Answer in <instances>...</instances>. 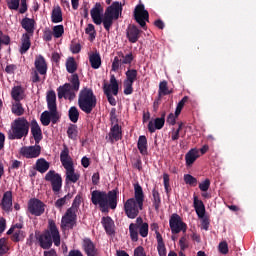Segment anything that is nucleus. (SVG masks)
I'll return each mask as SVG.
<instances>
[{
  "label": "nucleus",
  "instance_id": "nucleus-1",
  "mask_svg": "<svg viewBox=\"0 0 256 256\" xmlns=\"http://www.w3.org/2000/svg\"><path fill=\"white\" fill-rule=\"evenodd\" d=\"M119 199V188L108 192L94 190L91 192V203L98 206L102 213H109V209L115 211Z\"/></svg>",
  "mask_w": 256,
  "mask_h": 256
},
{
  "label": "nucleus",
  "instance_id": "nucleus-2",
  "mask_svg": "<svg viewBox=\"0 0 256 256\" xmlns=\"http://www.w3.org/2000/svg\"><path fill=\"white\" fill-rule=\"evenodd\" d=\"M36 240L41 249H51L53 243L55 247L61 245V234L55 220H48V229L44 230L42 234H36Z\"/></svg>",
  "mask_w": 256,
  "mask_h": 256
},
{
  "label": "nucleus",
  "instance_id": "nucleus-3",
  "mask_svg": "<svg viewBox=\"0 0 256 256\" xmlns=\"http://www.w3.org/2000/svg\"><path fill=\"white\" fill-rule=\"evenodd\" d=\"M145 201V193L143 187L139 183L134 184V198L128 199L124 203V211L128 219H136L139 211H143V203Z\"/></svg>",
  "mask_w": 256,
  "mask_h": 256
},
{
  "label": "nucleus",
  "instance_id": "nucleus-4",
  "mask_svg": "<svg viewBox=\"0 0 256 256\" xmlns=\"http://www.w3.org/2000/svg\"><path fill=\"white\" fill-rule=\"evenodd\" d=\"M46 103L48 111H44L40 117V121L44 127H48L51 123L55 125L59 123L61 119V114H59V111L57 110V94L54 90L47 92Z\"/></svg>",
  "mask_w": 256,
  "mask_h": 256
},
{
  "label": "nucleus",
  "instance_id": "nucleus-5",
  "mask_svg": "<svg viewBox=\"0 0 256 256\" xmlns=\"http://www.w3.org/2000/svg\"><path fill=\"white\" fill-rule=\"evenodd\" d=\"M83 201V194L79 193L73 200L72 206L66 210L61 220L62 229H73L77 226V211Z\"/></svg>",
  "mask_w": 256,
  "mask_h": 256
},
{
  "label": "nucleus",
  "instance_id": "nucleus-6",
  "mask_svg": "<svg viewBox=\"0 0 256 256\" xmlns=\"http://www.w3.org/2000/svg\"><path fill=\"white\" fill-rule=\"evenodd\" d=\"M78 106L83 113L91 115L93 109L97 107V96L93 93V89L84 88L80 91L78 96Z\"/></svg>",
  "mask_w": 256,
  "mask_h": 256
},
{
  "label": "nucleus",
  "instance_id": "nucleus-7",
  "mask_svg": "<svg viewBox=\"0 0 256 256\" xmlns=\"http://www.w3.org/2000/svg\"><path fill=\"white\" fill-rule=\"evenodd\" d=\"M31 124L25 117H18L11 123V130L8 132V139L11 141L23 139L29 135Z\"/></svg>",
  "mask_w": 256,
  "mask_h": 256
},
{
  "label": "nucleus",
  "instance_id": "nucleus-8",
  "mask_svg": "<svg viewBox=\"0 0 256 256\" xmlns=\"http://www.w3.org/2000/svg\"><path fill=\"white\" fill-rule=\"evenodd\" d=\"M60 161L66 169V183H77L81 175L75 173V167L73 166V160L69 155V148L64 146V149L60 153Z\"/></svg>",
  "mask_w": 256,
  "mask_h": 256
},
{
  "label": "nucleus",
  "instance_id": "nucleus-9",
  "mask_svg": "<svg viewBox=\"0 0 256 256\" xmlns=\"http://www.w3.org/2000/svg\"><path fill=\"white\" fill-rule=\"evenodd\" d=\"M123 15V4L119 1L113 2L104 12V29L109 33L113 27V21H117Z\"/></svg>",
  "mask_w": 256,
  "mask_h": 256
},
{
  "label": "nucleus",
  "instance_id": "nucleus-10",
  "mask_svg": "<svg viewBox=\"0 0 256 256\" xmlns=\"http://www.w3.org/2000/svg\"><path fill=\"white\" fill-rule=\"evenodd\" d=\"M70 83H65L64 85L57 88L58 99H67V95H69L68 99L70 101H73V99H75V92L73 91H79V87L81 85V82L79 81V75L72 74L70 78Z\"/></svg>",
  "mask_w": 256,
  "mask_h": 256
},
{
  "label": "nucleus",
  "instance_id": "nucleus-11",
  "mask_svg": "<svg viewBox=\"0 0 256 256\" xmlns=\"http://www.w3.org/2000/svg\"><path fill=\"white\" fill-rule=\"evenodd\" d=\"M129 234L131 241L137 243V241H139V235L142 237H147V235H149V224L143 222L142 217H138L136 223H131L129 225Z\"/></svg>",
  "mask_w": 256,
  "mask_h": 256
},
{
  "label": "nucleus",
  "instance_id": "nucleus-12",
  "mask_svg": "<svg viewBox=\"0 0 256 256\" xmlns=\"http://www.w3.org/2000/svg\"><path fill=\"white\" fill-rule=\"evenodd\" d=\"M103 91L104 95H106L108 99V102L112 105V107H115V105H117V100H115V97H113V95H119V82H117V78H115V75L112 74L110 76V84H103Z\"/></svg>",
  "mask_w": 256,
  "mask_h": 256
},
{
  "label": "nucleus",
  "instance_id": "nucleus-13",
  "mask_svg": "<svg viewBox=\"0 0 256 256\" xmlns=\"http://www.w3.org/2000/svg\"><path fill=\"white\" fill-rule=\"evenodd\" d=\"M134 19L144 31H147V23H149V11L145 9L144 4H138L134 9Z\"/></svg>",
  "mask_w": 256,
  "mask_h": 256
},
{
  "label": "nucleus",
  "instance_id": "nucleus-14",
  "mask_svg": "<svg viewBox=\"0 0 256 256\" xmlns=\"http://www.w3.org/2000/svg\"><path fill=\"white\" fill-rule=\"evenodd\" d=\"M45 181L51 184L53 193H60L63 188V178L55 170H49L45 175Z\"/></svg>",
  "mask_w": 256,
  "mask_h": 256
},
{
  "label": "nucleus",
  "instance_id": "nucleus-15",
  "mask_svg": "<svg viewBox=\"0 0 256 256\" xmlns=\"http://www.w3.org/2000/svg\"><path fill=\"white\" fill-rule=\"evenodd\" d=\"M169 225L173 235H177L181 233V231H183V233L187 231V224L181 220V216L177 213L171 215Z\"/></svg>",
  "mask_w": 256,
  "mask_h": 256
},
{
  "label": "nucleus",
  "instance_id": "nucleus-16",
  "mask_svg": "<svg viewBox=\"0 0 256 256\" xmlns=\"http://www.w3.org/2000/svg\"><path fill=\"white\" fill-rule=\"evenodd\" d=\"M27 211L34 217H41L45 213V203L37 198H31L28 201Z\"/></svg>",
  "mask_w": 256,
  "mask_h": 256
},
{
  "label": "nucleus",
  "instance_id": "nucleus-17",
  "mask_svg": "<svg viewBox=\"0 0 256 256\" xmlns=\"http://www.w3.org/2000/svg\"><path fill=\"white\" fill-rule=\"evenodd\" d=\"M90 15L95 25H101V23H103V27H105V16H103V6L101 3L97 2L94 5L90 11Z\"/></svg>",
  "mask_w": 256,
  "mask_h": 256
},
{
  "label": "nucleus",
  "instance_id": "nucleus-18",
  "mask_svg": "<svg viewBox=\"0 0 256 256\" xmlns=\"http://www.w3.org/2000/svg\"><path fill=\"white\" fill-rule=\"evenodd\" d=\"M20 155L26 159H37L41 155V146L38 144L35 146H24L20 150Z\"/></svg>",
  "mask_w": 256,
  "mask_h": 256
},
{
  "label": "nucleus",
  "instance_id": "nucleus-19",
  "mask_svg": "<svg viewBox=\"0 0 256 256\" xmlns=\"http://www.w3.org/2000/svg\"><path fill=\"white\" fill-rule=\"evenodd\" d=\"M126 37L129 43H137L141 38V30L135 24H130L126 29Z\"/></svg>",
  "mask_w": 256,
  "mask_h": 256
},
{
  "label": "nucleus",
  "instance_id": "nucleus-20",
  "mask_svg": "<svg viewBox=\"0 0 256 256\" xmlns=\"http://www.w3.org/2000/svg\"><path fill=\"white\" fill-rule=\"evenodd\" d=\"M82 248L87 256H98L99 250H97V246L90 238H84L82 241Z\"/></svg>",
  "mask_w": 256,
  "mask_h": 256
},
{
  "label": "nucleus",
  "instance_id": "nucleus-21",
  "mask_svg": "<svg viewBox=\"0 0 256 256\" xmlns=\"http://www.w3.org/2000/svg\"><path fill=\"white\" fill-rule=\"evenodd\" d=\"M30 128L32 137H34L36 145H39V143H41V140L43 139V131L41 130V126H39L37 120L33 119L30 123Z\"/></svg>",
  "mask_w": 256,
  "mask_h": 256
},
{
  "label": "nucleus",
  "instance_id": "nucleus-22",
  "mask_svg": "<svg viewBox=\"0 0 256 256\" xmlns=\"http://www.w3.org/2000/svg\"><path fill=\"white\" fill-rule=\"evenodd\" d=\"M20 25L22 29L26 31V34L33 36V33H35V25H36L35 19L25 17L21 20Z\"/></svg>",
  "mask_w": 256,
  "mask_h": 256
},
{
  "label": "nucleus",
  "instance_id": "nucleus-23",
  "mask_svg": "<svg viewBox=\"0 0 256 256\" xmlns=\"http://www.w3.org/2000/svg\"><path fill=\"white\" fill-rule=\"evenodd\" d=\"M0 206L3 211H11V207H13V192L6 191L3 194Z\"/></svg>",
  "mask_w": 256,
  "mask_h": 256
},
{
  "label": "nucleus",
  "instance_id": "nucleus-24",
  "mask_svg": "<svg viewBox=\"0 0 256 256\" xmlns=\"http://www.w3.org/2000/svg\"><path fill=\"white\" fill-rule=\"evenodd\" d=\"M109 141L113 144L115 141H121L123 139V131L121 130V126L116 124L111 127L109 132Z\"/></svg>",
  "mask_w": 256,
  "mask_h": 256
},
{
  "label": "nucleus",
  "instance_id": "nucleus-25",
  "mask_svg": "<svg viewBox=\"0 0 256 256\" xmlns=\"http://www.w3.org/2000/svg\"><path fill=\"white\" fill-rule=\"evenodd\" d=\"M101 224L107 235H115V222L111 216L102 217Z\"/></svg>",
  "mask_w": 256,
  "mask_h": 256
},
{
  "label": "nucleus",
  "instance_id": "nucleus-26",
  "mask_svg": "<svg viewBox=\"0 0 256 256\" xmlns=\"http://www.w3.org/2000/svg\"><path fill=\"white\" fill-rule=\"evenodd\" d=\"M34 65L40 75H47V61H45V57L39 56L36 58Z\"/></svg>",
  "mask_w": 256,
  "mask_h": 256
},
{
  "label": "nucleus",
  "instance_id": "nucleus-27",
  "mask_svg": "<svg viewBox=\"0 0 256 256\" xmlns=\"http://www.w3.org/2000/svg\"><path fill=\"white\" fill-rule=\"evenodd\" d=\"M162 127H165V120L162 118H156L153 121L148 123V131L150 133H155L156 130H161Z\"/></svg>",
  "mask_w": 256,
  "mask_h": 256
},
{
  "label": "nucleus",
  "instance_id": "nucleus-28",
  "mask_svg": "<svg viewBox=\"0 0 256 256\" xmlns=\"http://www.w3.org/2000/svg\"><path fill=\"white\" fill-rule=\"evenodd\" d=\"M21 47H20V54L25 55L28 49H31V35L23 34L21 38Z\"/></svg>",
  "mask_w": 256,
  "mask_h": 256
},
{
  "label": "nucleus",
  "instance_id": "nucleus-29",
  "mask_svg": "<svg viewBox=\"0 0 256 256\" xmlns=\"http://www.w3.org/2000/svg\"><path fill=\"white\" fill-rule=\"evenodd\" d=\"M197 159H199V150L193 148L185 155L187 167H191V165H193Z\"/></svg>",
  "mask_w": 256,
  "mask_h": 256
},
{
  "label": "nucleus",
  "instance_id": "nucleus-30",
  "mask_svg": "<svg viewBox=\"0 0 256 256\" xmlns=\"http://www.w3.org/2000/svg\"><path fill=\"white\" fill-rule=\"evenodd\" d=\"M49 167H51V164L45 160V158H39L36 161L34 169L38 171V173H47L49 171Z\"/></svg>",
  "mask_w": 256,
  "mask_h": 256
},
{
  "label": "nucleus",
  "instance_id": "nucleus-31",
  "mask_svg": "<svg viewBox=\"0 0 256 256\" xmlns=\"http://www.w3.org/2000/svg\"><path fill=\"white\" fill-rule=\"evenodd\" d=\"M89 63L92 69H99L101 67V54L99 52H94L89 55Z\"/></svg>",
  "mask_w": 256,
  "mask_h": 256
},
{
  "label": "nucleus",
  "instance_id": "nucleus-32",
  "mask_svg": "<svg viewBox=\"0 0 256 256\" xmlns=\"http://www.w3.org/2000/svg\"><path fill=\"white\" fill-rule=\"evenodd\" d=\"M52 23H61L63 22V11L60 6H55L51 14Z\"/></svg>",
  "mask_w": 256,
  "mask_h": 256
},
{
  "label": "nucleus",
  "instance_id": "nucleus-33",
  "mask_svg": "<svg viewBox=\"0 0 256 256\" xmlns=\"http://www.w3.org/2000/svg\"><path fill=\"white\" fill-rule=\"evenodd\" d=\"M137 147L141 155H147V137L145 135L139 136Z\"/></svg>",
  "mask_w": 256,
  "mask_h": 256
},
{
  "label": "nucleus",
  "instance_id": "nucleus-34",
  "mask_svg": "<svg viewBox=\"0 0 256 256\" xmlns=\"http://www.w3.org/2000/svg\"><path fill=\"white\" fill-rule=\"evenodd\" d=\"M152 197L153 207L155 211H159L161 207V194H159V191L155 188L152 190Z\"/></svg>",
  "mask_w": 256,
  "mask_h": 256
},
{
  "label": "nucleus",
  "instance_id": "nucleus-35",
  "mask_svg": "<svg viewBox=\"0 0 256 256\" xmlns=\"http://www.w3.org/2000/svg\"><path fill=\"white\" fill-rule=\"evenodd\" d=\"M11 111L13 115H16V117H21V115L25 114V108H23V104H21V102H14L12 104Z\"/></svg>",
  "mask_w": 256,
  "mask_h": 256
},
{
  "label": "nucleus",
  "instance_id": "nucleus-36",
  "mask_svg": "<svg viewBox=\"0 0 256 256\" xmlns=\"http://www.w3.org/2000/svg\"><path fill=\"white\" fill-rule=\"evenodd\" d=\"M173 93V89L169 90V86L167 81H162L159 83L158 95L165 97V95H171Z\"/></svg>",
  "mask_w": 256,
  "mask_h": 256
},
{
  "label": "nucleus",
  "instance_id": "nucleus-37",
  "mask_svg": "<svg viewBox=\"0 0 256 256\" xmlns=\"http://www.w3.org/2000/svg\"><path fill=\"white\" fill-rule=\"evenodd\" d=\"M157 243V251L159 256H167V248H165V242L163 241V236H161V234H158Z\"/></svg>",
  "mask_w": 256,
  "mask_h": 256
},
{
  "label": "nucleus",
  "instance_id": "nucleus-38",
  "mask_svg": "<svg viewBox=\"0 0 256 256\" xmlns=\"http://www.w3.org/2000/svg\"><path fill=\"white\" fill-rule=\"evenodd\" d=\"M66 71L74 75L75 71H77V62L74 57H70L66 61Z\"/></svg>",
  "mask_w": 256,
  "mask_h": 256
},
{
  "label": "nucleus",
  "instance_id": "nucleus-39",
  "mask_svg": "<svg viewBox=\"0 0 256 256\" xmlns=\"http://www.w3.org/2000/svg\"><path fill=\"white\" fill-rule=\"evenodd\" d=\"M71 199H73V194L68 193L67 195H65L62 198H59L56 202H55V207L57 209H61L64 205H67V201H71Z\"/></svg>",
  "mask_w": 256,
  "mask_h": 256
},
{
  "label": "nucleus",
  "instance_id": "nucleus-40",
  "mask_svg": "<svg viewBox=\"0 0 256 256\" xmlns=\"http://www.w3.org/2000/svg\"><path fill=\"white\" fill-rule=\"evenodd\" d=\"M68 116L72 123H77L79 121V109H77L75 106L70 107Z\"/></svg>",
  "mask_w": 256,
  "mask_h": 256
},
{
  "label": "nucleus",
  "instance_id": "nucleus-41",
  "mask_svg": "<svg viewBox=\"0 0 256 256\" xmlns=\"http://www.w3.org/2000/svg\"><path fill=\"white\" fill-rule=\"evenodd\" d=\"M21 93H22L21 87L20 86H15L12 89V92H11L12 99H14L15 102L23 101V95Z\"/></svg>",
  "mask_w": 256,
  "mask_h": 256
},
{
  "label": "nucleus",
  "instance_id": "nucleus-42",
  "mask_svg": "<svg viewBox=\"0 0 256 256\" xmlns=\"http://www.w3.org/2000/svg\"><path fill=\"white\" fill-rule=\"evenodd\" d=\"M126 79L124 81L128 83H135L137 79L138 72L135 69H128L125 73Z\"/></svg>",
  "mask_w": 256,
  "mask_h": 256
},
{
  "label": "nucleus",
  "instance_id": "nucleus-43",
  "mask_svg": "<svg viewBox=\"0 0 256 256\" xmlns=\"http://www.w3.org/2000/svg\"><path fill=\"white\" fill-rule=\"evenodd\" d=\"M79 131L77 130V125L72 124L67 129V135L69 139H72V141H77V135Z\"/></svg>",
  "mask_w": 256,
  "mask_h": 256
},
{
  "label": "nucleus",
  "instance_id": "nucleus-44",
  "mask_svg": "<svg viewBox=\"0 0 256 256\" xmlns=\"http://www.w3.org/2000/svg\"><path fill=\"white\" fill-rule=\"evenodd\" d=\"M25 236V231L15 230L11 236V241H13L14 243H19V241H23V239H25Z\"/></svg>",
  "mask_w": 256,
  "mask_h": 256
},
{
  "label": "nucleus",
  "instance_id": "nucleus-45",
  "mask_svg": "<svg viewBox=\"0 0 256 256\" xmlns=\"http://www.w3.org/2000/svg\"><path fill=\"white\" fill-rule=\"evenodd\" d=\"M86 35H89L90 41H95V37H97V31L95 30V25L88 24L85 29Z\"/></svg>",
  "mask_w": 256,
  "mask_h": 256
},
{
  "label": "nucleus",
  "instance_id": "nucleus-46",
  "mask_svg": "<svg viewBox=\"0 0 256 256\" xmlns=\"http://www.w3.org/2000/svg\"><path fill=\"white\" fill-rule=\"evenodd\" d=\"M187 101H189V96H184L181 101H179L175 110L176 117L181 115V111H183V107H185V103H187Z\"/></svg>",
  "mask_w": 256,
  "mask_h": 256
},
{
  "label": "nucleus",
  "instance_id": "nucleus-47",
  "mask_svg": "<svg viewBox=\"0 0 256 256\" xmlns=\"http://www.w3.org/2000/svg\"><path fill=\"white\" fill-rule=\"evenodd\" d=\"M63 33H65V27H63V25H57L53 27L52 34L56 39L63 37Z\"/></svg>",
  "mask_w": 256,
  "mask_h": 256
},
{
  "label": "nucleus",
  "instance_id": "nucleus-48",
  "mask_svg": "<svg viewBox=\"0 0 256 256\" xmlns=\"http://www.w3.org/2000/svg\"><path fill=\"white\" fill-rule=\"evenodd\" d=\"M184 183H186V185H190V187H197V178L193 177L191 174H185Z\"/></svg>",
  "mask_w": 256,
  "mask_h": 256
},
{
  "label": "nucleus",
  "instance_id": "nucleus-49",
  "mask_svg": "<svg viewBox=\"0 0 256 256\" xmlns=\"http://www.w3.org/2000/svg\"><path fill=\"white\" fill-rule=\"evenodd\" d=\"M7 7L11 11H17L19 10V3H21V0H6Z\"/></svg>",
  "mask_w": 256,
  "mask_h": 256
},
{
  "label": "nucleus",
  "instance_id": "nucleus-50",
  "mask_svg": "<svg viewBox=\"0 0 256 256\" xmlns=\"http://www.w3.org/2000/svg\"><path fill=\"white\" fill-rule=\"evenodd\" d=\"M9 251V246H7V239L0 238V256L6 255Z\"/></svg>",
  "mask_w": 256,
  "mask_h": 256
},
{
  "label": "nucleus",
  "instance_id": "nucleus-51",
  "mask_svg": "<svg viewBox=\"0 0 256 256\" xmlns=\"http://www.w3.org/2000/svg\"><path fill=\"white\" fill-rule=\"evenodd\" d=\"M11 37L9 35H3V31L0 30V51L2 45H10Z\"/></svg>",
  "mask_w": 256,
  "mask_h": 256
},
{
  "label": "nucleus",
  "instance_id": "nucleus-52",
  "mask_svg": "<svg viewBox=\"0 0 256 256\" xmlns=\"http://www.w3.org/2000/svg\"><path fill=\"white\" fill-rule=\"evenodd\" d=\"M120 57H122V65H131L133 63V53H129L126 55L121 54Z\"/></svg>",
  "mask_w": 256,
  "mask_h": 256
},
{
  "label": "nucleus",
  "instance_id": "nucleus-53",
  "mask_svg": "<svg viewBox=\"0 0 256 256\" xmlns=\"http://www.w3.org/2000/svg\"><path fill=\"white\" fill-rule=\"evenodd\" d=\"M210 187H211V180H209V178L205 179V181L199 184L200 191H203L204 193H207Z\"/></svg>",
  "mask_w": 256,
  "mask_h": 256
},
{
  "label": "nucleus",
  "instance_id": "nucleus-54",
  "mask_svg": "<svg viewBox=\"0 0 256 256\" xmlns=\"http://www.w3.org/2000/svg\"><path fill=\"white\" fill-rule=\"evenodd\" d=\"M110 121L113 126L119 125V119L117 118V110L115 108H112L110 111Z\"/></svg>",
  "mask_w": 256,
  "mask_h": 256
},
{
  "label": "nucleus",
  "instance_id": "nucleus-55",
  "mask_svg": "<svg viewBox=\"0 0 256 256\" xmlns=\"http://www.w3.org/2000/svg\"><path fill=\"white\" fill-rule=\"evenodd\" d=\"M133 94V83L124 80V95Z\"/></svg>",
  "mask_w": 256,
  "mask_h": 256
},
{
  "label": "nucleus",
  "instance_id": "nucleus-56",
  "mask_svg": "<svg viewBox=\"0 0 256 256\" xmlns=\"http://www.w3.org/2000/svg\"><path fill=\"white\" fill-rule=\"evenodd\" d=\"M195 211L198 217L200 219H203L205 217V204H203V202H200V205L196 207Z\"/></svg>",
  "mask_w": 256,
  "mask_h": 256
},
{
  "label": "nucleus",
  "instance_id": "nucleus-57",
  "mask_svg": "<svg viewBox=\"0 0 256 256\" xmlns=\"http://www.w3.org/2000/svg\"><path fill=\"white\" fill-rule=\"evenodd\" d=\"M70 51H71L74 55H77V53H81V44L72 41V42H71V45H70Z\"/></svg>",
  "mask_w": 256,
  "mask_h": 256
},
{
  "label": "nucleus",
  "instance_id": "nucleus-58",
  "mask_svg": "<svg viewBox=\"0 0 256 256\" xmlns=\"http://www.w3.org/2000/svg\"><path fill=\"white\" fill-rule=\"evenodd\" d=\"M80 15H82V17H84V19H89V4L87 2L83 3Z\"/></svg>",
  "mask_w": 256,
  "mask_h": 256
},
{
  "label": "nucleus",
  "instance_id": "nucleus-59",
  "mask_svg": "<svg viewBox=\"0 0 256 256\" xmlns=\"http://www.w3.org/2000/svg\"><path fill=\"white\" fill-rule=\"evenodd\" d=\"M219 251L222 253V255H227V253H229V245L225 241L220 242Z\"/></svg>",
  "mask_w": 256,
  "mask_h": 256
},
{
  "label": "nucleus",
  "instance_id": "nucleus-60",
  "mask_svg": "<svg viewBox=\"0 0 256 256\" xmlns=\"http://www.w3.org/2000/svg\"><path fill=\"white\" fill-rule=\"evenodd\" d=\"M121 66V60L119 57L115 56L112 62V71H119V67Z\"/></svg>",
  "mask_w": 256,
  "mask_h": 256
},
{
  "label": "nucleus",
  "instance_id": "nucleus-61",
  "mask_svg": "<svg viewBox=\"0 0 256 256\" xmlns=\"http://www.w3.org/2000/svg\"><path fill=\"white\" fill-rule=\"evenodd\" d=\"M178 116H176L173 113H170L166 119V123H168V125H175L177 123L176 119Z\"/></svg>",
  "mask_w": 256,
  "mask_h": 256
},
{
  "label": "nucleus",
  "instance_id": "nucleus-62",
  "mask_svg": "<svg viewBox=\"0 0 256 256\" xmlns=\"http://www.w3.org/2000/svg\"><path fill=\"white\" fill-rule=\"evenodd\" d=\"M27 0H20V9L19 13L23 15L24 13H27Z\"/></svg>",
  "mask_w": 256,
  "mask_h": 256
},
{
  "label": "nucleus",
  "instance_id": "nucleus-63",
  "mask_svg": "<svg viewBox=\"0 0 256 256\" xmlns=\"http://www.w3.org/2000/svg\"><path fill=\"white\" fill-rule=\"evenodd\" d=\"M134 256H147V254L145 253V248H143V246H138L137 248H135Z\"/></svg>",
  "mask_w": 256,
  "mask_h": 256
},
{
  "label": "nucleus",
  "instance_id": "nucleus-64",
  "mask_svg": "<svg viewBox=\"0 0 256 256\" xmlns=\"http://www.w3.org/2000/svg\"><path fill=\"white\" fill-rule=\"evenodd\" d=\"M43 39L44 41H52L53 39V31L51 30H45L43 33Z\"/></svg>",
  "mask_w": 256,
  "mask_h": 256
}]
</instances>
